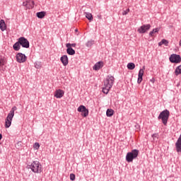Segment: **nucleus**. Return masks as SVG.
Instances as JSON below:
<instances>
[{"instance_id": "obj_1", "label": "nucleus", "mask_w": 181, "mask_h": 181, "mask_svg": "<svg viewBox=\"0 0 181 181\" xmlns=\"http://www.w3.org/2000/svg\"><path fill=\"white\" fill-rule=\"evenodd\" d=\"M28 169H31L33 173H42L43 170L42 164L37 160L33 161L31 164H28Z\"/></svg>"}, {"instance_id": "obj_2", "label": "nucleus", "mask_w": 181, "mask_h": 181, "mask_svg": "<svg viewBox=\"0 0 181 181\" xmlns=\"http://www.w3.org/2000/svg\"><path fill=\"white\" fill-rule=\"evenodd\" d=\"M138 155H139V150L133 149L132 151L129 152L126 155V160L129 163L131 162H134V159H136L138 158Z\"/></svg>"}, {"instance_id": "obj_3", "label": "nucleus", "mask_w": 181, "mask_h": 181, "mask_svg": "<svg viewBox=\"0 0 181 181\" xmlns=\"http://www.w3.org/2000/svg\"><path fill=\"white\" fill-rule=\"evenodd\" d=\"M169 115H170V112H169V110H165L160 113V115L158 117V119H161L163 125H168Z\"/></svg>"}, {"instance_id": "obj_4", "label": "nucleus", "mask_w": 181, "mask_h": 181, "mask_svg": "<svg viewBox=\"0 0 181 181\" xmlns=\"http://www.w3.org/2000/svg\"><path fill=\"white\" fill-rule=\"evenodd\" d=\"M114 81H115V78L111 75H108L104 81V86H107V88H112Z\"/></svg>"}, {"instance_id": "obj_5", "label": "nucleus", "mask_w": 181, "mask_h": 181, "mask_svg": "<svg viewBox=\"0 0 181 181\" xmlns=\"http://www.w3.org/2000/svg\"><path fill=\"white\" fill-rule=\"evenodd\" d=\"M18 43H20L21 46H22V47H24L25 49H29L30 46V44L29 43V40L25 38V37H19Z\"/></svg>"}, {"instance_id": "obj_6", "label": "nucleus", "mask_w": 181, "mask_h": 181, "mask_svg": "<svg viewBox=\"0 0 181 181\" xmlns=\"http://www.w3.org/2000/svg\"><path fill=\"white\" fill-rule=\"evenodd\" d=\"M78 112H81L82 117H88V109L84 105H80L77 109Z\"/></svg>"}, {"instance_id": "obj_7", "label": "nucleus", "mask_w": 181, "mask_h": 181, "mask_svg": "<svg viewBox=\"0 0 181 181\" xmlns=\"http://www.w3.org/2000/svg\"><path fill=\"white\" fill-rule=\"evenodd\" d=\"M16 62L18 63H25L26 60L28 59V57H26V55L25 54L18 52L16 56Z\"/></svg>"}, {"instance_id": "obj_8", "label": "nucleus", "mask_w": 181, "mask_h": 181, "mask_svg": "<svg viewBox=\"0 0 181 181\" xmlns=\"http://www.w3.org/2000/svg\"><path fill=\"white\" fill-rule=\"evenodd\" d=\"M169 60L170 63H175V64L180 63L181 57L179 54H173L170 55Z\"/></svg>"}, {"instance_id": "obj_9", "label": "nucleus", "mask_w": 181, "mask_h": 181, "mask_svg": "<svg viewBox=\"0 0 181 181\" xmlns=\"http://www.w3.org/2000/svg\"><path fill=\"white\" fill-rule=\"evenodd\" d=\"M23 6H25L27 9H33V8L35 7V1L32 0L23 1Z\"/></svg>"}, {"instance_id": "obj_10", "label": "nucleus", "mask_w": 181, "mask_h": 181, "mask_svg": "<svg viewBox=\"0 0 181 181\" xmlns=\"http://www.w3.org/2000/svg\"><path fill=\"white\" fill-rule=\"evenodd\" d=\"M151 29V25L150 24H146V25H141L139 29L138 32L139 33H146Z\"/></svg>"}, {"instance_id": "obj_11", "label": "nucleus", "mask_w": 181, "mask_h": 181, "mask_svg": "<svg viewBox=\"0 0 181 181\" xmlns=\"http://www.w3.org/2000/svg\"><path fill=\"white\" fill-rule=\"evenodd\" d=\"M144 70H145V66H143V68L139 69V71L138 80H137L138 84H141V83H142V80H144L143 77H144Z\"/></svg>"}, {"instance_id": "obj_12", "label": "nucleus", "mask_w": 181, "mask_h": 181, "mask_svg": "<svg viewBox=\"0 0 181 181\" xmlns=\"http://www.w3.org/2000/svg\"><path fill=\"white\" fill-rule=\"evenodd\" d=\"M16 110H18V107H16V106H13L11 108L10 112L8 113L6 119L12 121V119H13V117H15V112L16 111Z\"/></svg>"}, {"instance_id": "obj_13", "label": "nucleus", "mask_w": 181, "mask_h": 181, "mask_svg": "<svg viewBox=\"0 0 181 181\" xmlns=\"http://www.w3.org/2000/svg\"><path fill=\"white\" fill-rule=\"evenodd\" d=\"M66 53L67 54H69V56H74V54H76V51L73 49L71 47H70V43L66 44Z\"/></svg>"}, {"instance_id": "obj_14", "label": "nucleus", "mask_w": 181, "mask_h": 181, "mask_svg": "<svg viewBox=\"0 0 181 181\" xmlns=\"http://www.w3.org/2000/svg\"><path fill=\"white\" fill-rule=\"evenodd\" d=\"M64 95V90L62 89H58L55 91L54 97L56 98H62Z\"/></svg>"}, {"instance_id": "obj_15", "label": "nucleus", "mask_w": 181, "mask_h": 181, "mask_svg": "<svg viewBox=\"0 0 181 181\" xmlns=\"http://www.w3.org/2000/svg\"><path fill=\"white\" fill-rule=\"evenodd\" d=\"M60 60L64 66H67V64H69V57L67 55L62 56Z\"/></svg>"}, {"instance_id": "obj_16", "label": "nucleus", "mask_w": 181, "mask_h": 181, "mask_svg": "<svg viewBox=\"0 0 181 181\" xmlns=\"http://www.w3.org/2000/svg\"><path fill=\"white\" fill-rule=\"evenodd\" d=\"M104 66V63L103 62H98L93 66V70H100V69H103Z\"/></svg>"}, {"instance_id": "obj_17", "label": "nucleus", "mask_w": 181, "mask_h": 181, "mask_svg": "<svg viewBox=\"0 0 181 181\" xmlns=\"http://www.w3.org/2000/svg\"><path fill=\"white\" fill-rule=\"evenodd\" d=\"M13 49H14L16 52L21 50V42H19V40L13 45Z\"/></svg>"}, {"instance_id": "obj_18", "label": "nucleus", "mask_w": 181, "mask_h": 181, "mask_svg": "<svg viewBox=\"0 0 181 181\" xmlns=\"http://www.w3.org/2000/svg\"><path fill=\"white\" fill-rule=\"evenodd\" d=\"M0 29L2 32L6 30V25L5 24V21L4 20L0 21Z\"/></svg>"}, {"instance_id": "obj_19", "label": "nucleus", "mask_w": 181, "mask_h": 181, "mask_svg": "<svg viewBox=\"0 0 181 181\" xmlns=\"http://www.w3.org/2000/svg\"><path fill=\"white\" fill-rule=\"evenodd\" d=\"M36 15L39 19H43V18H45V16H46V12L45 11L37 12Z\"/></svg>"}, {"instance_id": "obj_20", "label": "nucleus", "mask_w": 181, "mask_h": 181, "mask_svg": "<svg viewBox=\"0 0 181 181\" xmlns=\"http://www.w3.org/2000/svg\"><path fill=\"white\" fill-rule=\"evenodd\" d=\"M95 41L93 40H88L86 43V47H88V49H91L92 46L94 45Z\"/></svg>"}, {"instance_id": "obj_21", "label": "nucleus", "mask_w": 181, "mask_h": 181, "mask_svg": "<svg viewBox=\"0 0 181 181\" xmlns=\"http://www.w3.org/2000/svg\"><path fill=\"white\" fill-rule=\"evenodd\" d=\"M107 117H112L114 115V110L112 109H107L106 111Z\"/></svg>"}, {"instance_id": "obj_22", "label": "nucleus", "mask_w": 181, "mask_h": 181, "mask_svg": "<svg viewBox=\"0 0 181 181\" xmlns=\"http://www.w3.org/2000/svg\"><path fill=\"white\" fill-rule=\"evenodd\" d=\"M161 45H165V46H168L169 45V41H168V40H165V39H163L161 40V42H160L158 43V46H160Z\"/></svg>"}, {"instance_id": "obj_23", "label": "nucleus", "mask_w": 181, "mask_h": 181, "mask_svg": "<svg viewBox=\"0 0 181 181\" xmlns=\"http://www.w3.org/2000/svg\"><path fill=\"white\" fill-rule=\"evenodd\" d=\"M11 124H12V120H11L9 119H6L5 128H9V127H11Z\"/></svg>"}, {"instance_id": "obj_24", "label": "nucleus", "mask_w": 181, "mask_h": 181, "mask_svg": "<svg viewBox=\"0 0 181 181\" xmlns=\"http://www.w3.org/2000/svg\"><path fill=\"white\" fill-rule=\"evenodd\" d=\"M160 29L156 28H154L152 31H151L149 33V36H151V37H153V34L154 33H158V32H159Z\"/></svg>"}, {"instance_id": "obj_25", "label": "nucleus", "mask_w": 181, "mask_h": 181, "mask_svg": "<svg viewBox=\"0 0 181 181\" xmlns=\"http://www.w3.org/2000/svg\"><path fill=\"white\" fill-rule=\"evenodd\" d=\"M85 16L88 21H93V14L90 13L85 12Z\"/></svg>"}, {"instance_id": "obj_26", "label": "nucleus", "mask_w": 181, "mask_h": 181, "mask_svg": "<svg viewBox=\"0 0 181 181\" xmlns=\"http://www.w3.org/2000/svg\"><path fill=\"white\" fill-rule=\"evenodd\" d=\"M127 69L129 70H134L135 69V64L130 62L127 64Z\"/></svg>"}, {"instance_id": "obj_27", "label": "nucleus", "mask_w": 181, "mask_h": 181, "mask_svg": "<svg viewBox=\"0 0 181 181\" xmlns=\"http://www.w3.org/2000/svg\"><path fill=\"white\" fill-rule=\"evenodd\" d=\"M175 75L179 76V74H181V65L178 66L175 71Z\"/></svg>"}, {"instance_id": "obj_28", "label": "nucleus", "mask_w": 181, "mask_h": 181, "mask_svg": "<svg viewBox=\"0 0 181 181\" xmlns=\"http://www.w3.org/2000/svg\"><path fill=\"white\" fill-rule=\"evenodd\" d=\"M110 90H111V88H108L107 86H105L103 88V93H104V94H108V93H110Z\"/></svg>"}, {"instance_id": "obj_29", "label": "nucleus", "mask_w": 181, "mask_h": 181, "mask_svg": "<svg viewBox=\"0 0 181 181\" xmlns=\"http://www.w3.org/2000/svg\"><path fill=\"white\" fill-rule=\"evenodd\" d=\"M5 65V59L0 58V69Z\"/></svg>"}, {"instance_id": "obj_30", "label": "nucleus", "mask_w": 181, "mask_h": 181, "mask_svg": "<svg viewBox=\"0 0 181 181\" xmlns=\"http://www.w3.org/2000/svg\"><path fill=\"white\" fill-rule=\"evenodd\" d=\"M70 180H76V175H74V173L70 174Z\"/></svg>"}, {"instance_id": "obj_31", "label": "nucleus", "mask_w": 181, "mask_h": 181, "mask_svg": "<svg viewBox=\"0 0 181 181\" xmlns=\"http://www.w3.org/2000/svg\"><path fill=\"white\" fill-rule=\"evenodd\" d=\"M34 148L35 149H39V148H40V145L39 144V143H35Z\"/></svg>"}, {"instance_id": "obj_32", "label": "nucleus", "mask_w": 181, "mask_h": 181, "mask_svg": "<svg viewBox=\"0 0 181 181\" xmlns=\"http://www.w3.org/2000/svg\"><path fill=\"white\" fill-rule=\"evenodd\" d=\"M129 12V8H127L126 11H122V15L124 16L128 15Z\"/></svg>"}, {"instance_id": "obj_33", "label": "nucleus", "mask_w": 181, "mask_h": 181, "mask_svg": "<svg viewBox=\"0 0 181 181\" xmlns=\"http://www.w3.org/2000/svg\"><path fill=\"white\" fill-rule=\"evenodd\" d=\"M76 43L70 44V47H76Z\"/></svg>"}, {"instance_id": "obj_34", "label": "nucleus", "mask_w": 181, "mask_h": 181, "mask_svg": "<svg viewBox=\"0 0 181 181\" xmlns=\"http://www.w3.org/2000/svg\"><path fill=\"white\" fill-rule=\"evenodd\" d=\"M98 19H103V17L101 16V15H98Z\"/></svg>"}, {"instance_id": "obj_35", "label": "nucleus", "mask_w": 181, "mask_h": 181, "mask_svg": "<svg viewBox=\"0 0 181 181\" xmlns=\"http://www.w3.org/2000/svg\"><path fill=\"white\" fill-rule=\"evenodd\" d=\"M35 67H36V69H40V65L36 64V65H35Z\"/></svg>"}, {"instance_id": "obj_36", "label": "nucleus", "mask_w": 181, "mask_h": 181, "mask_svg": "<svg viewBox=\"0 0 181 181\" xmlns=\"http://www.w3.org/2000/svg\"><path fill=\"white\" fill-rule=\"evenodd\" d=\"M1 139H2V134H0V141H1Z\"/></svg>"}, {"instance_id": "obj_37", "label": "nucleus", "mask_w": 181, "mask_h": 181, "mask_svg": "<svg viewBox=\"0 0 181 181\" xmlns=\"http://www.w3.org/2000/svg\"><path fill=\"white\" fill-rule=\"evenodd\" d=\"M75 32H78V30L76 29V30H75Z\"/></svg>"}, {"instance_id": "obj_38", "label": "nucleus", "mask_w": 181, "mask_h": 181, "mask_svg": "<svg viewBox=\"0 0 181 181\" xmlns=\"http://www.w3.org/2000/svg\"><path fill=\"white\" fill-rule=\"evenodd\" d=\"M153 136H155V134H153V135H152V138H153Z\"/></svg>"}]
</instances>
